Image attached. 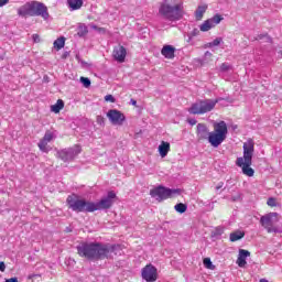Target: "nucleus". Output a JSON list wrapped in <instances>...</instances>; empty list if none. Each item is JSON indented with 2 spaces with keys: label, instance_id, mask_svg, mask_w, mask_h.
Returning a JSON list of instances; mask_svg holds the SVG:
<instances>
[{
  "label": "nucleus",
  "instance_id": "nucleus-1",
  "mask_svg": "<svg viewBox=\"0 0 282 282\" xmlns=\"http://www.w3.org/2000/svg\"><path fill=\"white\" fill-rule=\"evenodd\" d=\"M77 254L88 259V261H102L105 259H113L121 254L120 245L102 243V242H82L76 247Z\"/></svg>",
  "mask_w": 282,
  "mask_h": 282
},
{
  "label": "nucleus",
  "instance_id": "nucleus-2",
  "mask_svg": "<svg viewBox=\"0 0 282 282\" xmlns=\"http://www.w3.org/2000/svg\"><path fill=\"white\" fill-rule=\"evenodd\" d=\"M196 135L198 140H208L209 144L217 149L228 138V124L226 121L214 123V131H208V127L204 123L197 124Z\"/></svg>",
  "mask_w": 282,
  "mask_h": 282
},
{
  "label": "nucleus",
  "instance_id": "nucleus-3",
  "mask_svg": "<svg viewBox=\"0 0 282 282\" xmlns=\"http://www.w3.org/2000/svg\"><path fill=\"white\" fill-rule=\"evenodd\" d=\"M19 17H42L45 21L50 19L47 7L37 1L26 2L18 9Z\"/></svg>",
  "mask_w": 282,
  "mask_h": 282
},
{
  "label": "nucleus",
  "instance_id": "nucleus-4",
  "mask_svg": "<svg viewBox=\"0 0 282 282\" xmlns=\"http://www.w3.org/2000/svg\"><path fill=\"white\" fill-rule=\"evenodd\" d=\"M184 7L182 4H171L165 1L159 9V14L166 21H180L183 17Z\"/></svg>",
  "mask_w": 282,
  "mask_h": 282
},
{
  "label": "nucleus",
  "instance_id": "nucleus-5",
  "mask_svg": "<svg viewBox=\"0 0 282 282\" xmlns=\"http://www.w3.org/2000/svg\"><path fill=\"white\" fill-rule=\"evenodd\" d=\"M66 204L73 213H94V202L83 199L78 195H69Z\"/></svg>",
  "mask_w": 282,
  "mask_h": 282
},
{
  "label": "nucleus",
  "instance_id": "nucleus-6",
  "mask_svg": "<svg viewBox=\"0 0 282 282\" xmlns=\"http://www.w3.org/2000/svg\"><path fill=\"white\" fill-rule=\"evenodd\" d=\"M223 100L221 98L217 99H204L199 100L191 106L188 109L189 113H193L194 116H202L204 113H208L209 111H213L215 109V106L217 102H220Z\"/></svg>",
  "mask_w": 282,
  "mask_h": 282
},
{
  "label": "nucleus",
  "instance_id": "nucleus-7",
  "mask_svg": "<svg viewBox=\"0 0 282 282\" xmlns=\"http://www.w3.org/2000/svg\"><path fill=\"white\" fill-rule=\"evenodd\" d=\"M151 197L156 199V202H164V199H171V197H176V195H182L181 188H169L162 185L150 191Z\"/></svg>",
  "mask_w": 282,
  "mask_h": 282
},
{
  "label": "nucleus",
  "instance_id": "nucleus-8",
  "mask_svg": "<svg viewBox=\"0 0 282 282\" xmlns=\"http://www.w3.org/2000/svg\"><path fill=\"white\" fill-rule=\"evenodd\" d=\"M116 199H118L116 192L109 191L99 202H93V213H96V210H109L116 204Z\"/></svg>",
  "mask_w": 282,
  "mask_h": 282
},
{
  "label": "nucleus",
  "instance_id": "nucleus-9",
  "mask_svg": "<svg viewBox=\"0 0 282 282\" xmlns=\"http://www.w3.org/2000/svg\"><path fill=\"white\" fill-rule=\"evenodd\" d=\"M279 221V214L278 213H269L260 218V225L267 232L272 234V232H279V228L274 226Z\"/></svg>",
  "mask_w": 282,
  "mask_h": 282
},
{
  "label": "nucleus",
  "instance_id": "nucleus-10",
  "mask_svg": "<svg viewBox=\"0 0 282 282\" xmlns=\"http://www.w3.org/2000/svg\"><path fill=\"white\" fill-rule=\"evenodd\" d=\"M83 151L80 145H74L73 148L63 149L57 151L56 158L62 162H73V160Z\"/></svg>",
  "mask_w": 282,
  "mask_h": 282
},
{
  "label": "nucleus",
  "instance_id": "nucleus-11",
  "mask_svg": "<svg viewBox=\"0 0 282 282\" xmlns=\"http://www.w3.org/2000/svg\"><path fill=\"white\" fill-rule=\"evenodd\" d=\"M107 118L111 122V124H115L117 127H122L124 124V120H127V117H124V113H122L118 109H110L107 112Z\"/></svg>",
  "mask_w": 282,
  "mask_h": 282
},
{
  "label": "nucleus",
  "instance_id": "nucleus-12",
  "mask_svg": "<svg viewBox=\"0 0 282 282\" xmlns=\"http://www.w3.org/2000/svg\"><path fill=\"white\" fill-rule=\"evenodd\" d=\"M141 276L143 281H147V282L158 281V268H155L153 264H147L141 270Z\"/></svg>",
  "mask_w": 282,
  "mask_h": 282
},
{
  "label": "nucleus",
  "instance_id": "nucleus-13",
  "mask_svg": "<svg viewBox=\"0 0 282 282\" xmlns=\"http://www.w3.org/2000/svg\"><path fill=\"white\" fill-rule=\"evenodd\" d=\"M221 21H224V17H221L220 14H216L213 18L204 21L199 25V30H200V32H208V31L213 30V28H215L216 25H219L221 23Z\"/></svg>",
  "mask_w": 282,
  "mask_h": 282
},
{
  "label": "nucleus",
  "instance_id": "nucleus-14",
  "mask_svg": "<svg viewBox=\"0 0 282 282\" xmlns=\"http://www.w3.org/2000/svg\"><path fill=\"white\" fill-rule=\"evenodd\" d=\"M56 138V134L54 132L47 130L43 137V139L37 143V147L42 153H48L52 151V148L47 145L48 142H52Z\"/></svg>",
  "mask_w": 282,
  "mask_h": 282
},
{
  "label": "nucleus",
  "instance_id": "nucleus-15",
  "mask_svg": "<svg viewBox=\"0 0 282 282\" xmlns=\"http://www.w3.org/2000/svg\"><path fill=\"white\" fill-rule=\"evenodd\" d=\"M237 166L242 167L243 175H247V177H253L254 176V170L250 166H252V161H243V158H238L236 161Z\"/></svg>",
  "mask_w": 282,
  "mask_h": 282
},
{
  "label": "nucleus",
  "instance_id": "nucleus-16",
  "mask_svg": "<svg viewBox=\"0 0 282 282\" xmlns=\"http://www.w3.org/2000/svg\"><path fill=\"white\" fill-rule=\"evenodd\" d=\"M252 155H254V141L252 139L243 143V161H252Z\"/></svg>",
  "mask_w": 282,
  "mask_h": 282
},
{
  "label": "nucleus",
  "instance_id": "nucleus-17",
  "mask_svg": "<svg viewBox=\"0 0 282 282\" xmlns=\"http://www.w3.org/2000/svg\"><path fill=\"white\" fill-rule=\"evenodd\" d=\"M112 56L118 63H124V59L127 58V48L122 45L115 46Z\"/></svg>",
  "mask_w": 282,
  "mask_h": 282
},
{
  "label": "nucleus",
  "instance_id": "nucleus-18",
  "mask_svg": "<svg viewBox=\"0 0 282 282\" xmlns=\"http://www.w3.org/2000/svg\"><path fill=\"white\" fill-rule=\"evenodd\" d=\"M248 257H250V251H248L246 249L239 250V254H238V259H237V263H238L239 268H246V265L248 263L246 261V259H248Z\"/></svg>",
  "mask_w": 282,
  "mask_h": 282
},
{
  "label": "nucleus",
  "instance_id": "nucleus-19",
  "mask_svg": "<svg viewBox=\"0 0 282 282\" xmlns=\"http://www.w3.org/2000/svg\"><path fill=\"white\" fill-rule=\"evenodd\" d=\"M161 54L162 56H164L165 58H175V47L171 46V45H165L163 46V48L161 50Z\"/></svg>",
  "mask_w": 282,
  "mask_h": 282
},
{
  "label": "nucleus",
  "instance_id": "nucleus-20",
  "mask_svg": "<svg viewBox=\"0 0 282 282\" xmlns=\"http://www.w3.org/2000/svg\"><path fill=\"white\" fill-rule=\"evenodd\" d=\"M169 151H171V143L162 141L159 145V153L161 158H166V155H169Z\"/></svg>",
  "mask_w": 282,
  "mask_h": 282
},
{
  "label": "nucleus",
  "instance_id": "nucleus-21",
  "mask_svg": "<svg viewBox=\"0 0 282 282\" xmlns=\"http://www.w3.org/2000/svg\"><path fill=\"white\" fill-rule=\"evenodd\" d=\"M83 3H84L83 0H67V6L70 12L80 10V8H83Z\"/></svg>",
  "mask_w": 282,
  "mask_h": 282
},
{
  "label": "nucleus",
  "instance_id": "nucleus-22",
  "mask_svg": "<svg viewBox=\"0 0 282 282\" xmlns=\"http://www.w3.org/2000/svg\"><path fill=\"white\" fill-rule=\"evenodd\" d=\"M206 10H208V6H198L196 11H195V19L196 21H202L204 19V14H206Z\"/></svg>",
  "mask_w": 282,
  "mask_h": 282
},
{
  "label": "nucleus",
  "instance_id": "nucleus-23",
  "mask_svg": "<svg viewBox=\"0 0 282 282\" xmlns=\"http://www.w3.org/2000/svg\"><path fill=\"white\" fill-rule=\"evenodd\" d=\"M246 237V232L241 230L234 231L229 235V241H239L240 239H243Z\"/></svg>",
  "mask_w": 282,
  "mask_h": 282
},
{
  "label": "nucleus",
  "instance_id": "nucleus-24",
  "mask_svg": "<svg viewBox=\"0 0 282 282\" xmlns=\"http://www.w3.org/2000/svg\"><path fill=\"white\" fill-rule=\"evenodd\" d=\"M63 107H65V102L63 99H58L55 105L51 106V111H53V113H61V109H63Z\"/></svg>",
  "mask_w": 282,
  "mask_h": 282
},
{
  "label": "nucleus",
  "instance_id": "nucleus-25",
  "mask_svg": "<svg viewBox=\"0 0 282 282\" xmlns=\"http://www.w3.org/2000/svg\"><path fill=\"white\" fill-rule=\"evenodd\" d=\"M89 33V29H87V25L85 24H79L77 28V35L79 36H87Z\"/></svg>",
  "mask_w": 282,
  "mask_h": 282
},
{
  "label": "nucleus",
  "instance_id": "nucleus-26",
  "mask_svg": "<svg viewBox=\"0 0 282 282\" xmlns=\"http://www.w3.org/2000/svg\"><path fill=\"white\" fill-rule=\"evenodd\" d=\"M54 47L56 50H63L65 47V37H58L57 40L54 41Z\"/></svg>",
  "mask_w": 282,
  "mask_h": 282
},
{
  "label": "nucleus",
  "instance_id": "nucleus-27",
  "mask_svg": "<svg viewBox=\"0 0 282 282\" xmlns=\"http://www.w3.org/2000/svg\"><path fill=\"white\" fill-rule=\"evenodd\" d=\"M188 206H186V204L184 203H178L174 206V209L176 210V213H181L184 214L185 210H187Z\"/></svg>",
  "mask_w": 282,
  "mask_h": 282
},
{
  "label": "nucleus",
  "instance_id": "nucleus-28",
  "mask_svg": "<svg viewBox=\"0 0 282 282\" xmlns=\"http://www.w3.org/2000/svg\"><path fill=\"white\" fill-rule=\"evenodd\" d=\"M265 39L267 43H272V37H270L268 34H259L253 39V41H263Z\"/></svg>",
  "mask_w": 282,
  "mask_h": 282
},
{
  "label": "nucleus",
  "instance_id": "nucleus-29",
  "mask_svg": "<svg viewBox=\"0 0 282 282\" xmlns=\"http://www.w3.org/2000/svg\"><path fill=\"white\" fill-rule=\"evenodd\" d=\"M224 43L223 37H216L214 41L209 42V47H217L218 45H221Z\"/></svg>",
  "mask_w": 282,
  "mask_h": 282
},
{
  "label": "nucleus",
  "instance_id": "nucleus-30",
  "mask_svg": "<svg viewBox=\"0 0 282 282\" xmlns=\"http://www.w3.org/2000/svg\"><path fill=\"white\" fill-rule=\"evenodd\" d=\"M203 263H204L205 268H207L208 270L215 269V265L213 264V261H210V258H205L203 260Z\"/></svg>",
  "mask_w": 282,
  "mask_h": 282
},
{
  "label": "nucleus",
  "instance_id": "nucleus-31",
  "mask_svg": "<svg viewBox=\"0 0 282 282\" xmlns=\"http://www.w3.org/2000/svg\"><path fill=\"white\" fill-rule=\"evenodd\" d=\"M230 69H232V66L230 65V64H228V63H223L221 65H220V72H230Z\"/></svg>",
  "mask_w": 282,
  "mask_h": 282
},
{
  "label": "nucleus",
  "instance_id": "nucleus-32",
  "mask_svg": "<svg viewBox=\"0 0 282 282\" xmlns=\"http://www.w3.org/2000/svg\"><path fill=\"white\" fill-rule=\"evenodd\" d=\"M80 83L87 88L91 87V80L87 77H80Z\"/></svg>",
  "mask_w": 282,
  "mask_h": 282
},
{
  "label": "nucleus",
  "instance_id": "nucleus-33",
  "mask_svg": "<svg viewBox=\"0 0 282 282\" xmlns=\"http://www.w3.org/2000/svg\"><path fill=\"white\" fill-rule=\"evenodd\" d=\"M96 122H97V124H100V127H105V117L97 116Z\"/></svg>",
  "mask_w": 282,
  "mask_h": 282
},
{
  "label": "nucleus",
  "instance_id": "nucleus-34",
  "mask_svg": "<svg viewBox=\"0 0 282 282\" xmlns=\"http://www.w3.org/2000/svg\"><path fill=\"white\" fill-rule=\"evenodd\" d=\"M105 100L106 102H116V97L112 95H106Z\"/></svg>",
  "mask_w": 282,
  "mask_h": 282
},
{
  "label": "nucleus",
  "instance_id": "nucleus-35",
  "mask_svg": "<svg viewBox=\"0 0 282 282\" xmlns=\"http://www.w3.org/2000/svg\"><path fill=\"white\" fill-rule=\"evenodd\" d=\"M267 204H268V206L274 207V206H276V199L271 197L268 199Z\"/></svg>",
  "mask_w": 282,
  "mask_h": 282
},
{
  "label": "nucleus",
  "instance_id": "nucleus-36",
  "mask_svg": "<svg viewBox=\"0 0 282 282\" xmlns=\"http://www.w3.org/2000/svg\"><path fill=\"white\" fill-rule=\"evenodd\" d=\"M193 36H199V31H198V29H194V30L189 33V39H193Z\"/></svg>",
  "mask_w": 282,
  "mask_h": 282
},
{
  "label": "nucleus",
  "instance_id": "nucleus-37",
  "mask_svg": "<svg viewBox=\"0 0 282 282\" xmlns=\"http://www.w3.org/2000/svg\"><path fill=\"white\" fill-rule=\"evenodd\" d=\"M33 43H41V36L39 34L32 35Z\"/></svg>",
  "mask_w": 282,
  "mask_h": 282
},
{
  "label": "nucleus",
  "instance_id": "nucleus-38",
  "mask_svg": "<svg viewBox=\"0 0 282 282\" xmlns=\"http://www.w3.org/2000/svg\"><path fill=\"white\" fill-rule=\"evenodd\" d=\"M230 200L231 202H240L241 200V194H237L235 196H231Z\"/></svg>",
  "mask_w": 282,
  "mask_h": 282
},
{
  "label": "nucleus",
  "instance_id": "nucleus-39",
  "mask_svg": "<svg viewBox=\"0 0 282 282\" xmlns=\"http://www.w3.org/2000/svg\"><path fill=\"white\" fill-rule=\"evenodd\" d=\"M10 3V0H0V8H3V6H8Z\"/></svg>",
  "mask_w": 282,
  "mask_h": 282
},
{
  "label": "nucleus",
  "instance_id": "nucleus-40",
  "mask_svg": "<svg viewBox=\"0 0 282 282\" xmlns=\"http://www.w3.org/2000/svg\"><path fill=\"white\" fill-rule=\"evenodd\" d=\"M0 272H6V262H0Z\"/></svg>",
  "mask_w": 282,
  "mask_h": 282
},
{
  "label": "nucleus",
  "instance_id": "nucleus-41",
  "mask_svg": "<svg viewBox=\"0 0 282 282\" xmlns=\"http://www.w3.org/2000/svg\"><path fill=\"white\" fill-rule=\"evenodd\" d=\"M4 282H19V278H10L7 279Z\"/></svg>",
  "mask_w": 282,
  "mask_h": 282
},
{
  "label": "nucleus",
  "instance_id": "nucleus-42",
  "mask_svg": "<svg viewBox=\"0 0 282 282\" xmlns=\"http://www.w3.org/2000/svg\"><path fill=\"white\" fill-rule=\"evenodd\" d=\"M130 105H133V107H138V101L135 99H130Z\"/></svg>",
  "mask_w": 282,
  "mask_h": 282
},
{
  "label": "nucleus",
  "instance_id": "nucleus-43",
  "mask_svg": "<svg viewBox=\"0 0 282 282\" xmlns=\"http://www.w3.org/2000/svg\"><path fill=\"white\" fill-rule=\"evenodd\" d=\"M220 188H224V182L218 183L216 186V191H219Z\"/></svg>",
  "mask_w": 282,
  "mask_h": 282
},
{
  "label": "nucleus",
  "instance_id": "nucleus-44",
  "mask_svg": "<svg viewBox=\"0 0 282 282\" xmlns=\"http://www.w3.org/2000/svg\"><path fill=\"white\" fill-rule=\"evenodd\" d=\"M188 122H189V124H192V126L197 124V120H195V119H189Z\"/></svg>",
  "mask_w": 282,
  "mask_h": 282
},
{
  "label": "nucleus",
  "instance_id": "nucleus-45",
  "mask_svg": "<svg viewBox=\"0 0 282 282\" xmlns=\"http://www.w3.org/2000/svg\"><path fill=\"white\" fill-rule=\"evenodd\" d=\"M34 276H36V275L35 274H29L28 275L29 281H31V279H34Z\"/></svg>",
  "mask_w": 282,
  "mask_h": 282
},
{
  "label": "nucleus",
  "instance_id": "nucleus-46",
  "mask_svg": "<svg viewBox=\"0 0 282 282\" xmlns=\"http://www.w3.org/2000/svg\"><path fill=\"white\" fill-rule=\"evenodd\" d=\"M260 282H268V280H265V279H261V280H260Z\"/></svg>",
  "mask_w": 282,
  "mask_h": 282
},
{
  "label": "nucleus",
  "instance_id": "nucleus-47",
  "mask_svg": "<svg viewBox=\"0 0 282 282\" xmlns=\"http://www.w3.org/2000/svg\"><path fill=\"white\" fill-rule=\"evenodd\" d=\"M209 54H210L209 52H206V55H207V56H209Z\"/></svg>",
  "mask_w": 282,
  "mask_h": 282
},
{
  "label": "nucleus",
  "instance_id": "nucleus-48",
  "mask_svg": "<svg viewBox=\"0 0 282 282\" xmlns=\"http://www.w3.org/2000/svg\"><path fill=\"white\" fill-rule=\"evenodd\" d=\"M209 54H210L209 52H206V55H207V56H209Z\"/></svg>",
  "mask_w": 282,
  "mask_h": 282
},
{
  "label": "nucleus",
  "instance_id": "nucleus-49",
  "mask_svg": "<svg viewBox=\"0 0 282 282\" xmlns=\"http://www.w3.org/2000/svg\"><path fill=\"white\" fill-rule=\"evenodd\" d=\"M281 54H282V52H281Z\"/></svg>",
  "mask_w": 282,
  "mask_h": 282
}]
</instances>
